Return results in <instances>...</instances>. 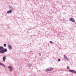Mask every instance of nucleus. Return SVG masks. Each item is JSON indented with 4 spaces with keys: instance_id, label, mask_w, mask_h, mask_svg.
Here are the masks:
<instances>
[{
    "instance_id": "obj_16",
    "label": "nucleus",
    "mask_w": 76,
    "mask_h": 76,
    "mask_svg": "<svg viewBox=\"0 0 76 76\" xmlns=\"http://www.w3.org/2000/svg\"><path fill=\"white\" fill-rule=\"evenodd\" d=\"M2 66H6L5 65H4V64H2Z\"/></svg>"
},
{
    "instance_id": "obj_9",
    "label": "nucleus",
    "mask_w": 76,
    "mask_h": 76,
    "mask_svg": "<svg viewBox=\"0 0 76 76\" xmlns=\"http://www.w3.org/2000/svg\"><path fill=\"white\" fill-rule=\"evenodd\" d=\"M3 51H4V52H7V50L6 49H4L3 50Z\"/></svg>"
},
{
    "instance_id": "obj_7",
    "label": "nucleus",
    "mask_w": 76,
    "mask_h": 76,
    "mask_svg": "<svg viewBox=\"0 0 76 76\" xmlns=\"http://www.w3.org/2000/svg\"><path fill=\"white\" fill-rule=\"evenodd\" d=\"M8 48L10 49V50H11L12 48V46H11V45H8Z\"/></svg>"
},
{
    "instance_id": "obj_8",
    "label": "nucleus",
    "mask_w": 76,
    "mask_h": 76,
    "mask_svg": "<svg viewBox=\"0 0 76 76\" xmlns=\"http://www.w3.org/2000/svg\"><path fill=\"white\" fill-rule=\"evenodd\" d=\"M0 53H1V54H4V52L3 51V50H0Z\"/></svg>"
},
{
    "instance_id": "obj_11",
    "label": "nucleus",
    "mask_w": 76,
    "mask_h": 76,
    "mask_svg": "<svg viewBox=\"0 0 76 76\" xmlns=\"http://www.w3.org/2000/svg\"><path fill=\"white\" fill-rule=\"evenodd\" d=\"M3 49H4L3 47L2 46L0 47V50H3Z\"/></svg>"
},
{
    "instance_id": "obj_2",
    "label": "nucleus",
    "mask_w": 76,
    "mask_h": 76,
    "mask_svg": "<svg viewBox=\"0 0 76 76\" xmlns=\"http://www.w3.org/2000/svg\"><path fill=\"white\" fill-rule=\"evenodd\" d=\"M69 20L70 21L72 22H75V19L73 18H70L69 19Z\"/></svg>"
},
{
    "instance_id": "obj_12",
    "label": "nucleus",
    "mask_w": 76,
    "mask_h": 76,
    "mask_svg": "<svg viewBox=\"0 0 76 76\" xmlns=\"http://www.w3.org/2000/svg\"><path fill=\"white\" fill-rule=\"evenodd\" d=\"M4 47H6V44H4Z\"/></svg>"
},
{
    "instance_id": "obj_17",
    "label": "nucleus",
    "mask_w": 76,
    "mask_h": 76,
    "mask_svg": "<svg viewBox=\"0 0 76 76\" xmlns=\"http://www.w3.org/2000/svg\"><path fill=\"white\" fill-rule=\"evenodd\" d=\"M39 55L40 56H41V53H39Z\"/></svg>"
},
{
    "instance_id": "obj_4",
    "label": "nucleus",
    "mask_w": 76,
    "mask_h": 76,
    "mask_svg": "<svg viewBox=\"0 0 76 76\" xmlns=\"http://www.w3.org/2000/svg\"><path fill=\"white\" fill-rule=\"evenodd\" d=\"M64 57L65 59H66V60H69V58L67 57V56H66V55H64Z\"/></svg>"
},
{
    "instance_id": "obj_10",
    "label": "nucleus",
    "mask_w": 76,
    "mask_h": 76,
    "mask_svg": "<svg viewBox=\"0 0 76 76\" xmlns=\"http://www.w3.org/2000/svg\"><path fill=\"white\" fill-rule=\"evenodd\" d=\"M12 10H11L10 11H8L7 13H12Z\"/></svg>"
},
{
    "instance_id": "obj_1",
    "label": "nucleus",
    "mask_w": 76,
    "mask_h": 76,
    "mask_svg": "<svg viewBox=\"0 0 76 76\" xmlns=\"http://www.w3.org/2000/svg\"><path fill=\"white\" fill-rule=\"evenodd\" d=\"M53 68L52 67H49L45 70V72H50V71H51V70H53Z\"/></svg>"
},
{
    "instance_id": "obj_18",
    "label": "nucleus",
    "mask_w": 76,
    "mask_h": 76,
    "mask_svg": "<svg viewBox=\"0 0 76 76\" xmlns=\"http://www.w3.org/2000/svg\"><path fill=\"white\" fill-rule=\"evenodd\" d=\"M2 63H0V64L1 65H2Z\"/></svg>"
},
{
    "instance_id": "obj_3",
    "label": "nucleus",
    "mask_w": 76,
    "mask_h": 76,
    "mask_svg": "<svg viewBox=\"0 0 76 76\" xmlns=\"http://www.w3.org/2000/svg\"><path fill=\"white\" fill-rule=\"evenodd\" d=\"M69 72H72V73H76V71L74 70L71 69L69 70Z\"/></svg>"
},
{
    "instance_id": "obj_6",
    "label": "nucleus",
    "mask_w": 76,
    "mask_h": 76,
    "mask_svg": "<svg viewBox=\"0 0 76 76\" xmlns=\"http://www.w3.org/2000/svg\"><path fill=\"white\" fill-rule=\"evenodd\" d=\"M6 56H4L3 57V61H6Z\"/></svg>"
},
{
    "instance_id": "obj_15",
    "label": "nucleus",
    "mask_w": 76,
    "mask_h": 76,
    "mask_svg": "<svg viewBox=\"0 0 76 76\" xmlns=\"http://www.w3.org/2000/svg\"><path fill=\"white\" fill-rule=\"evenodd\" d=\"M60 61V59H58V61Z\"/></svg>"
},
{
    "instance_id": "obj_13",
    "label": "nucleus",
    "mask_w": 76,
    "mask_h": 76,
    "mask_svg": "<svg viewBox=\"0 0 76 76\" xmlns=\"http://www.w3.org/2000/svg\"><path fill=\"white\" fill-rule=\"evenodd\" d=\"M70 69V67H69V66H68L67 67V69Z\"/></svg>"
},
{
    "instance_id": "obj_14",
    "label": "nucleus",
    "mask_w": 76,
    "mask_h": 76,
    "mask_svg": "<svg viewBox=\"0 0 76 76\" xmlns=\"http://www.w3.org/2000/svg\"><path fill=\"white\" fill-rule=\"evenodd\" d=\"M50 44H52L53 43V42H52V41H50Z\"/></svg>"
},
{
    "instance_id": "obj_5",
    "label": "nucleus",
    "mask_w": 76,
    "mask_h": 76,
    "mask_svg": "<svg viewBox=\"0 0 76 76\" xmlns=\"http://www.w3.org/2000/svg\"><path fill=\"white\" fill-rule=\"evenodd\" d=\"M8 68L9 69L10 71H12L13 70V69H12L11 66H8Z\"/></svg>"
}]
</instances>
